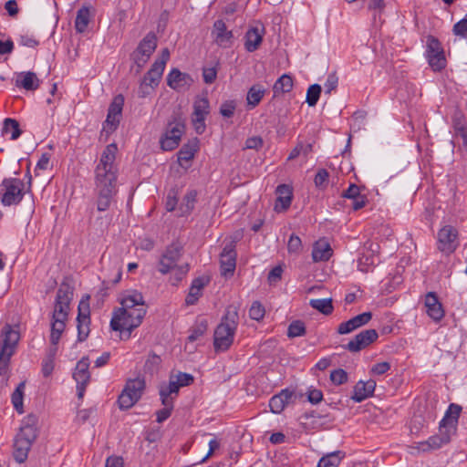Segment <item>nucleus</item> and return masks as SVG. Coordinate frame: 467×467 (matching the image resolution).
Segmentation results:
<instances>
[{"label":"nucleus","mask_w":467,"mask_h":467,"mask_svg":"<svg viewBox=\"0 0 467 467\" xmlns=\"http://www.w3.org/2000/svg\"><path fill=\"white\" fill-rule=\"evenodd\" d=\"M174 380L178 382L179 386L185 387L193 383L194 378L192 375L188 373L180 372L177 375L173 376Z\"/></svg>","instance_id":"obj_54"},{"label":"nucleus","mask_w":467,"mask_h":467,"mask_svg":"<svg viewBox=\"0 0 467 467\" xmlns=\"http://www.w3.org/2000/svg\"><path fill=\"white\" fill-rule=\"evenodd\" d=\"M19 339V331L13 329L11 325L5 324L0 333V351L13 355Z\"/></svg>","instance_id":"obj_16"},{"label":"nucleus","mask_w":467,"mask_h":467,"mask_svg":"<svg viewBox=\"0 0 467 467\" xmlns=\"http://www.w3.org/2000/svg\"><path fill=\"white\" fill-rule=\"evenodd\" d=\"M123 104L124 98L122 95L116 96L110 103L108 109L107 119L103 124V131L107 134H110L117 130L119 124V117L122 112Z\"/></svg>","instance_id":"obj_14"},{"label":"nucleus","mask_w":467,"mask_h":467,"mask_svg":"<svg viewBox=\"0 0 467 467\" xmlns=\"http://www.w3.org/2000/svg\"><path fill=\"white\" fill-rule=\"evenodd\" d=\"M330 379L336 385H341L348 381V373L342 369L337 368L330 373Z\"/></svg>","instance_id":"obj_53"},{"label":"nucleus","mask_w":467,"mask_h":467,"mask_svg":"<svg viewBox=\"0 0 467 467\" xmlns=\"http://www.w3.org/2000/svg\"><path fill=\"white\" fill-rule=\"evenodd\" d=\"M89 359L87 357L82 358L75 368L73 378L77 382V391L78 399H82L86 390V387L90 380V373L88 371Z\"/></svg>","instance_id":"obj_15"},{"label":"nucleus","mask_w":467,"mask_h":467,"mask_svg":"<svg viewBox=\"0 0 467 467\" xmlns=\"http://www.w3.org/2000/svg\"><path fill=\"white\" fill-rule=\"evenodd\" d=\"M119 303L121 306L114 311L110 327L114 331L126 329L130 333L141 324L146 315L143 296L134 290L124 296Z\"/></svg>","instance_id":"obj_2"},{"label":"nucleus","mask_w":467,"mask_h":467,"mask_svg":"<svg viewBox=\"0 0 467 467\" xmlns=\"http://www.w3.org/2000/svg\"><path fill=\"white\" fill-rule=\"evenodd\" d=\"M198 139L194 138L180 149L178 151V162L180 165H182V161H189L193 159L195 152L198 150Z\"/></svg>","instance_id":"obj_35"},{"label":"nucleus","mask_w":467,"mask_h":467,"mask_svg":"<svg viewBox=\"0 0 467 467\" xmlns=\"http://www.w3.org/2000/svg\"><path fill=\"white\" fill-rule=\"evenodd\" d=\"M376 388V381L368 379V381H358L353 390L351 400L356 402H361L368 397H371Z\"/></svg>","instance_id":"obj_26"},{"label":"nucleus","mask_w":467,"mask_h":467,"mask_svg":"<svg viewBox=\"0 0 467 467\" xmlns=\"http://www.w3.org/2000/svg\"><path fill=\"white\" fill-rule=\"evenodd\" d=\"M265 93V89L260 85L252 86L246 96V100L248 106L254 108L256 107L260 101L262 100L264 95Z\"/></svg>","instance_id":"obj_40"},{"label":"nucleus","mask_w":467,"mask_h":467,"mask_svg":"<svg viewBox=\"0 0 467 467\" xmlns=\"http://www.w3.org/2000/svg\"><path fill=\"white\" fill-rule=\"evenodd\" d=\"M462 412V407L458 404H450L443 419L440 422V430H449V432L455 433L458 419Z\"/></svg>","instance_id":"obj_23"},{"label":"nucleus","mask_w":467,"mask_h":467,"mask_svg":"<svg viewBox=\"0 0 467 467\" xmlns=\"http://www.w3.org/2000/svg\"><path fill=\"white\" fill-rule=\"evenodd\" d=\"M40 80L37 76L31 71L19 73L16 80V85L26 90H36L38 88Z\"/></svg>","instance_id":"obj_30"},{"label":"nucleus","mask_w":467,"mask_h":467,"mask_svg":"<svg viewBox=\"0 0 467 467\" xmlns=\"http://www.w3.org/2000/svg\"><path fill=\"white\" fill-rule=\"evenodd\" d=\"M9 130H12V140L18 139L22 133V130L19 128L18 121L14 119L7 118L4 120L3 131L7 132Z\"/></svg>","instance_id":"obj_45"},{"label":"nucleus","mask_w":467,"mask_h":467,"mask_svg":"<svg viewBox=\"0 0 467 467\" xmlns=\"http://www.w3.org/2000/svg\"><path fill=\"white\" fill-rule=\"evenodd\" d=\"M264 36V28L258 27L250 28L245 34L244 47L248 52H254L258 49Z\"/></svg>","instance_id":"obj_28"},{"label":"nucleus","mask_w":467,"mask_h":467,"mask_svg":"<svg viewBox=\"0 0 467 467\" xmlns=\"http://www.w3.org/2000/svg\"><path fill=\"white\" fill-rule=\"evenodd\" d=\"M180 388L178 382L174 380L173 375L170 377L169 383H161L159 388L161 404L167 405L173 402V395H178Z\"/></svg>","instance_id":"obj_27"},{"label":"nucleus","mask_w":467,"mask_h":467,"mask_svg":"<svg viewBox=\"0 0 467 467\" xmlns=\"http://www.w3.org/2000/svg\"><path fill=\"white\" fill-rule=\"evenodd\" d=\"M36 438V418L29 416L27 422L23 424L15 437L13 456L16 462L23 463L26 461L28 452Z\"/></svg>","instance_id":"obj_6"},{"label":"nucleus","mask_w":467,"mask_h":467,"mask_svg":"<svg viewBox=\"0 0 467 467\" xmlns=\"http://www.w3.org/2000/svg\"><path fill=\"white\" fill-rule=\"evenodd\" d=\"M145 386L144 379H128L118 399L119 408L121 410H128L134 406L141 398Z\"/></svg>","instance_id":"obj_8"},{"label":"nucleus","mask_w":467,"mask_h":467,"mask_svg":"<svg viewBox=\"0 0 467 467\" xmlns=\"http://www.w3.org/2000/svg\"><path fill=\"white\" fill-rule=\"evenodd\" d=\"M454 35L460 36L462 37H467V18H463L457 22L453 26L452 29Z\"/></svg>","instance_id":"obj_56"},{"label":"nucleus","mask_w":467,"mask_h":467,"mask_svg":"<svg viewBox=\"0 0 467 467\" xmlns=\"http://www.w3.org/2000/svg\"><path fill=\"white\" fill-rule=\"evenodd\" d=\"M185 131V119L180 108L172 111L167 123V130L161 137L160 143L163 150H172L176 149L181 141V138Z\"/></svg>","instance_id":"obj_7"},{"label":"nucleus","mask_w":467,"mask_h":467,"mask_svg":"<svg viewBox=\"0 0 467 467\" xmlns=\"http://www.w3.org/2000/svg\"><path fill=\"white\" fill-rule=\"evenodd\" d=\"M236 240L227 242L220 254L221 275L224 277L232 276L236 267L237 253L235 251Z\"/></svg>","instance_id":"obj_12"},{"label":"nucleus","mask_w":467,"mask_h":467,"mask_svg":"<svg viewBox=\"0 0 467 467\" xmlns=\"http://www.w3.org/2000/svg\"><path fill=\"white\" fill-rule=\"evenodd\" d=\"M425 306L427 308V314L434 321H440L444 317L443 307L434 292H429L426 295Z\"/></svg>","instance_id":"obj_25"},{"label":"nucleus","mask_w":467,"mask_h":467,"mask_svg":"<svg viewBox=\"0 0 467 467\" xmlns=\"http://www.w3.org/2000/svg\"><path fill=\"white\" fill-rule=\"evenodd\" d=\"M12 355L0 351V375L4 376L7 373L10 358Z\"/></svg>","instance_id":"obj_60"},{"label":"nucleus","mask_w":467,"mask_h":467,"mask_svg":"<svg viewBox=\"0 0 467 467\" xmlns=\"http://www.w3.org/2000/svg\"><path fill=\"white\" fill-rule=\"evenodd\" d=\"M341 196L351 200L358 198L361 196L360 189L356 184H350L349 187L342 192Z\"/></svg>","instance_id":"obj_58"},{"label":"nucleus","mask_w":467,"mask_h":467,"mask_svg":"<svg viewBox=\"0 0 467 467\" xmlns=\"http://www.w3.org/2000/svg\"><path fill=\"white\" fill-rule=\"evenodd\" d=\"M90 20V11L87 6H82L77 12L75 28L77 32L83 33L87 29Z\"/></svg>","instance_id":"obj_39"},{"label":"nucleus","mask_w":467,"mask_h":467,"mask_svg":"<svg viewBox=\"0 0 467 467\" xmlns=\"http://www.w3.org/2000/svg\"><path fill=\"white\" fill-rule=\"evenodd\" d=\"M117 150L116 144H109L103 150L95 170V191L97 192V207L99 212L109 208L116 192L117 170L114 167V161Z\"/></svg>","instance_id":"obj_1"},{"label":"nucleus","mask_w":467,"mask_h":467,"mask_svg":"<svg viewBox=\"0 0 467 467\" xmlns=\"http://www.w3.org/2000/svg\"><path fill=\"white\" fill-rule=\"evenodd\" d=\"M105 467H124L123 458L120 456H109L106 460Z\"/></svg>","instance_id":"obj_64"},{"label":"nucleus","mask_w":467,"mask_h":467,"mask_svg":"<svg viewBox=\"0 0 467 467\" xmlns=\"http://www.w3.org/2000/svg\"><path fill=\"white\" fill-rule=\"evenodd\" d=\"M338 83V78L335 73L328 75L327 81L325 83V92L326 94H330L332 90H334Z\"/></svg>","instance_id":"obj_61"},{"label":"nucleus","mask_w":467,"mask_h":467,"mask_svg":"<svg viewBox=\"0 0 467 467\" xmlns=\"http://www.w3.org/2000/svg\"><path fill=\"white\" fill-rule=\"evenodd\" d=\"M293 78L289 75H282L274 84L273 91L275 97L279 94L290 92L293 88Z\"/></svg>","instance_id":"obj_37"},{"label":"nucleus","mask_w":467,"mask_h":467,"mask_svg":"<svg viewBox=\"0 0 467 467\" xmlns=\"http://www.w3.org/2000/svg\"><path fill=\"white\" fill-rule=\"evenodd\" d=\"M329 173L326 169H320L317 172L314 182L316 187L323 189L327 185Z\"/></svg>","instance_id":"obj_51"},{"label":"nucleus","mask_w":467,"mask_h":467,"mask_svg":"<svg viewBox=\"0 0 467 467\" xmlns=\"http://www.w3.org/2000/svg\"><path fill=\"white\" fill-rule=\"evenodd\" d=\"M169 58L170 51L168 48H164L161 51V57L154 61L149 71L143 77V84L149 86L151 90L158 87Z\"/></svg>","instance_id":"obj_11"},{"label":"nucleus","mask_w":467,"mask_h":467,"mask_svg":"<svg viewBox=\"0 0 467 467\" xmlns=\"http://www.w3.org/2000/svg\"><path fill=\"white\" fill-rule=\"evenodd\" d=\"M1 186L4 193L1 198L2 204L11 206L18 204L24 195V182L18 178H5Z\"/></svg>","instance_id":"obj_9"},{"label":"nucleus","mask_w":467,"mask_h":467,"mask_svg":"<svg viewBox=\"0 0 467 467\" xmlns=\"http://www.w3.org/2000/svg\"><path fill=\"white\" fill-rule=\"evenodd\" d=\"M293 393L288 389H283L277 395L273 396L269 400V408L274 413H280L292 398Z\"/></svg>","instance_id":"obj_33"},{"label":"nucleus","mask_w":467,"mask_h":467,"mask_svg":"<svg viewBox=\"0 0 467 467\" xmlns=\"http://www.w3.org/2000/svg\"><path fill=\"white\" fill-rule=\"evenodd\" d=\"M345 457L342 451H335L324 455L318 462L317 467H337Z\"/></svg>","instance_id":"obj_36"},{"label":"nucleus","mask_w":467,"mask_h":467,"mask_svg":"<svg viewBox=\"0 0 467 467\" xmlns=\"http://www.w3.org/2000/svg\"><path fill=\"white\" fill-rule=\"evenodd\" d=\"M265 314L264 306L259 301H254L249 309V317L254 320L260 321L264 318Z\"/></svg>","instance_id":"obj_48"},{"label":"nucleus","mask_w":467,"mask_h":467,"mask_svg":"<svg viewBox=\"0 0 467 467\" xmlns=\"http://www.w3.org/2000/svg\"><path fill=\"white\" fill-rule=\"evenodd\" d=\"M88 295L82 297L78 304V340L82 342L87 339L89 334L90 310H89Z\"/></svg>","instance_id":"obj_13"},{"label":"nucleus","mask_w":467,"mask_h":467,"mask_svg":"<svg viewBox=\"0 0 467 467\" xmlns=\"http://www.w3.org/2000/svg\"><path fill=\"white\" fill-rule=\"evenodd\" d=\"M321 90H322L321 86L318 84H313L308 88L307 92H306V99L308 106H310V107L316 106V104L317 103V101L319 99Z\"/></svg>","instance_id":"obj_46"},{"label":"nucleus","mask_w":467,"mask_h":467,"mask_svg":"<svg viewBox=\"0 0 467 467\" xmlns=\"http://www.w3.org/2000/svg\"><path fill=\"white\" fill-rule=\"evenodd\" d=\"M427 59L434 71H441L446 67L447 61L443 47L438 38L433 36L427 37Z\"/></svg>","instance_id":"obj_10"},{"label":"nucleus","mask_w":467,"mask_h":467,"mask_svg":"<svg viewBox=\"0 0 467 467\" xmlns=\"http://www.w3.org/2000/svg\"><path fill=\"white\" fill-rule=\"evenodd\" d=\"M164 408L158 410L156 412L157 415V422L161 423L166 420L171 414L173 410V402H170V404L163 405Z\"/></svg>","instance_id":"obj_55"},{"label":"nucleus","mask_w":467,"mask_h":467,"mask_svg":"<svg viewBox=\"0 0 467 467\" xmlns=\"http://www.w3.org/2000/svg\"><path fill=\"white\" fill-rule=\"evenodd\" d=\"M283 269L280 265L274 267L268 274V282L270 285H275L281 280Z\"/></svg>","instance_id":"obj_59"},{"label":"nucleus","mask_w":467,"mask_h":467,"mask_svg":"<svg viewBox=\"0 0 467 467\" xmlns=\"http://www.w3.org/2000/svg\"><path fill=\"white\" fill-rule=\"evenodd\" d=\"M207 321L205 319L198 320L190 330L188 341L194 342L204 335L207 330Z\"/></svg>","instance_id":"obj_42"},{"label":"nucleus","mask_w":467,"mask_h":467,"mask_svg":"<svg viewBox=\"0 0 467 467\" xmlns=\"http://www.w3.org/2000/svg\"><path fill=\"white\" fill-rule=\"evenodd\" d=\"M150 57L144 56L143 54L139 53V51L134 50L131 54V59L134 64L137 66V73H140L143 67L147 64Z\"/></svg>","instance_id":"obj_52"},{"label":"nucleus","mask_w":467,"mask_h":467,"mask_svg":"<svg viewBox=\"0 0 467 467\" xmlns=\"http://www.w3.org/2000/svg\"><path fill=\"white\" fill-rule=\"evenodd\" d=\"M74 288L64 280L57 292L53 321L51 325L50 342L53 348L57 347L61 335L66 327V321L68 316L69 305L73 298Z\"/></svg>","instance_id":"obj_3"},{"label":"nucleus","mask_w":467,"mask_h":467,"mask_svg":"<svg viewBox=\"0 0 467 467\" xmlns=\"http://www.w3.org/2000/svg\"><path fill=\"white\" fill-rule=\"evenodd\" d=\"M287 248L290 253H297L302 248L301 239L296 235L292 234L288 240Z\"/></svg>","instance_id":"obj_57"},{"label":"nucleus","mask_w":467,"mask_h":467,"mask_svg":"<svg viewBox=\"0 0 467 467\" xmlns=\"http://www.w3.org/2000/svg\"><path fill=\"white\" fill-rule=\"evenodd\" d=\"M307 400L312 404H317L323 400V393L320 389H311L307 391Z\"/></svg>","instance_id":"obj_62"},{"label":"nucleus","mask_w":467,"mask_h":467,"mask_svg":"<svg viewBox=\"0 0 467 467\" xmlns=\"http://www.w3.org/2000/svg\"><path fill=\"white\" fill-rule=\"evenodd\" d=\"M57 348H52L50 349V356L44 361L42 365V373L44 377H49L54 369V357L57 353Z\"/></svg>","instance_id":"obj_49"},{"label":"nucleus","mask_w":467,"mask_h":467,"mask_svg":"<svg viewBox=\"0 0 467 467\" xmlns=\"http://www.w3.org/2000/svg\"><path fill=\"white\" fill-rule=\"evenodd\" d=\"M26 383L20 382L12 394V403L18 413L23 412V398Z\"/></svg>","instance_id":"obj_43"},{"label":"nucleus","mask_w":467,"mask_h":467,"mask_svg":"<svg viewBox=\"0 0 467 467\" xmlns=\"http://www.w3.org/2000/svg\"><path fill=\"white\" fill-rule=\"evenodd\" d=\"M379 335L376 329H366L355 336L345 347L350 352H358L377 340Z\"/></svg>","instance_id":"obj_17"},{"label":"nucleus","mask_w":467,"mask_h":467,"mask_svg":"<svg viewBox=\"0 0 467 467\" xmlns=\"http://www.w3.org/2000/svg\"><path fill=\"white\" fill-rule=\"evenodd\" d=\"M457 231L451 225L444 226L438 233L439 249L446 254L452 253L457 246Z\"/></svg>","instance_id":"obj_18"},{"label":"nucleus","mask_w":467,"mask_h":467,"mask_svg":"<svg viewBox=\"0 0 467 467\" xmlns=\"http://www.w3.org/2000/svg\"><path fill=\"white\" fill-rule=\"evenodd\" d=\"M182 253V245L179 243H172L166 247L159 260L158 271L162 275H166L169 272L175 270L174 278L176 283H174V285L179 283L189 271L188 264L178 265V262L181 260Z\"/></svg>","instance_id":"obj_5"},{"label":"nucleus","mask_w":467,"mask_h":467,"mask_svg":"<svg viewBox=\"0 0 467 467\" xmlns=\"http://www.w3.org/2000/svg\"><path fill=\"white\" fill-rule=\"evenodd\" d=\"M157 47V36L153 32L148 33L139 43L136 51L150 57Z\"/></svg>","instance_id":"obj_34"},{"label":"nucleus","mask_w":467,"mask_h":467,"mask_svg":"<svg viewBox=\"0 0 467 467\" xmlns=\"http://www.w3.org/2000/svg\"><path fill=\"white\" fill-rule=\"evenodd\" d=\"M306 334V327L303 321L295 320L289 326L287 329L288 337H301Z\"/></svg>","instance_id":"obj_47"},{"label":"nucleus","mask_w":467,"mask_h":467,"mask_svg":"<svg viewBox=\"0 0 467 467\" xmlns=\"http://www.w3.org/2000/svg\"><path fill=\"white\" fill-rule=\"evenodd\" d=\"M235 109V100H225L220 107V114L224 118H231L234 116Z\"/></svg>","instance_id":"obj_50"},{"label":"nucleus","mask_w":467,"mask_h":467,"mask_svg":"<svg viewBox=\"0 0 467 467\" xmlns=\"http://www.w3.org/2000/svg\"><path fill=\"white\" fill-rule=\"evenodd\" d=\"M238 321L237 308L232 306H229L214 331L213 347L215 351H225L231 347L234 342Z\"/></svg>","instance_id":"obj_4"},{"label":"nucleus","mask_w":467,"mask_h":467,"mask_svg":"<svg viewBox=\"0 0 467 467\" xmlns=\"http://www.w3.org/2000/svg\"><path fill=\"white\" fill-rule=\"evenodd\" d=\"M167 85L176 90L180 91L184 88H189L193 79L188 73L180 71L178 68H172L166 78Z\"/></svg>","instance_id":"obj_19"},{"label":"nucleus","mask_w":467,"mask_h":467,"mask_svg":"<svg viewBox=\"0 0 467 467\" xmlns=\"http://www.w3.org/2000/svg\"><path fill=\"white\" fill-rule=\"evenodd\" d=\"M309 305L314 308L318 310L320 313L328 316L333 310L334 306L332 304L331 298H324V299H311Z\"/></svg>","instance_id":"obj_41"},{"label":"nucleus","mask_w":467,"mask_h":467,"mask_svg":"<svg viewBox=\"0 0 467 467\" xmlns=\"http://www.w3.org/2000/svg\"><path fill=\"white\" fill-rule=\"evenodd\" d=\"M212 34L214 36L215 43L220 47H229L232 45L233 32L227 30L226 25L222 19L214 22Z\"/></svg>","instance_id":"obj_21"},{"label":"nucleus","mask_w":467,"mask_h":467,"mask_svg":"<svg viewBox=\"0 0 467 467\" xmlns=\"http://www.w3.org/2000/svg\"><path fill=\"white\" fill-rule=\"evenodd\" d=\"M278 197L275 202V210L277 212L285 211L291 204L292 190L285 184H281L276 188Z\"/></svg>","instance_id":"obj_29"},{"label":"nucleus","mask_w":467,"mask_h":467,"mask_svg":"<svg viewBox=\"0 0 467 467\" xmlns=\"http://www.w3.org/2000/svg\"><path fill=\"white\" fill-rule=\"evenodd\" d=\"M196 198L197 192L195 190H192L184 195L179 207L181 216L188 215L192 212L196 202Z\"/></svg>","instance_id":"obj_38"},{"label":"nucleus","mask_w":467,"mask_h":467,"mask_svg":"<svg viewBox=\"0 0 467 467\" xmlns=\"http://www.w3.org/2000/svg\"><path fill=\"white\" fill-rule=\"evenodd\" d=\"M217 77V71L214 67H207L202 70L203 81L206 84H212L214 82Z\"/></svg>","instance_id":"obj_63"},{"label":"nucleus","mask_w":467,"mask_h":467,"mask_svg":"<svg viewBox=\"0 0 467 467\" xmlns=\"http://www.w3.org/2000/svg\"><path fill=\"white\" fill-rule=\"evenodd\" d=\"M210 277L206 275L199 276L192 280L189 293L185 298L188 306L194 305L202 295V289L209 284Z\"/></svg>","instance_id":"obj_24"},{"label":"nucleus","mask_w":467,"mask_h":467,"mask_svg":"<svg viewBox=\"0 0 467 467\" xmlns=\"http://www.w3.org/2000/svg\"><path fill=\"white\" fill-rule=\"evenodd\" d=\"M439 434L430 437L425 441L419 442L417 447L418 450L425 452L440 449L443 444L449 443L453 433L449 432V430L447 429H443L442 431L439 429Z\"/></svg>","instance_id":"obj_20"},{"label":"nucleus","mask_w":467,"mask_h":467,"mask_svg":"<svg viewBox=\"0 0 467 467\" xmlns=\"http://www.w3.org/2000/svg\"><path fill=\"white\" fill-rule=\"evenodd\" d=\"M332 255L330 244L325 240H318L315 243L312 250L314 262L327 261Z\"/></svg>","instance_id":"obj_32"},{"label":"nucleus","mask_w":467,"mask_h":467,"mask_svg":"<svg viewBox=\"0 0 467 467\" xmlns=\"http://www.w3.org/2000/svg\"><path fill=\"white\" fill-rule=\"evenodd\" d=\"M372 317V314L370 312H364L359 314L349 320L339 324L337 327V333L340 335H345L351 333L352 331L358 329V327L368 324Z\"/></svg>","instance_id":"obj_22"},{"label":"nucleus","mask_w":467,"mask_h":467,"mask_svg":"<svg viewBox=\"0 0 467 467\" xmlns=\"http://www.w3.org/2000/svg\"><path fill=\"white\" fill-rule=\"evenodd\" d=\"M209 114V100L207 98H201L194 101L193 117L205 118Z\"/></svg>","instance_id":"obj_44"},{"label":"nucleus","mask_w":467,"mask_h":467,"mask_svg":"<svg viewBox=\"0 0 467 467\" xmlns=\"http://www.w3.org/2000/svg\"><path fill=\"white\" fill-rule=\"evenodd\" d=\"M452 126L455 136L462 139L464 147H467V129L465 126V116L462 110L456 109L452 116Z\"/></svg>","instance_id":"obj_31"}]
</instances>
